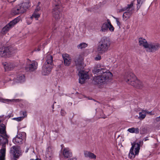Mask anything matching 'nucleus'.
Segmentation results:
<instances>
[{"label":"nucleus","instance_id":"nucleus-36","mask_svg":"<svg viewBox=\"0 0 160 160\" xmlns=\"http://www.w3.org/2000/svg\"><path fill=\"white\" fill-rule=\"evenodd\" d=\"M100 113V117L99 118H106V117L104 114L103 112V111H102V110H101Z\"/></svg>","mask_w":160,"mask_h":160},{"label":"nucleus","instance_id":"nucleus-10","mask_svg":"<svg viewBox=\"0 0 160 160\" xmlns=\"http://www.w3.org/2000/svg\"><path fill=\"white\" fill-rule=\"evenodd\" d=\"M160 48V44L158 43L150 42L148 43V48L146 49L147 52H154L158 51Z\"/></svg>","mask_w":160,"mask_h":160},{"label":"nucleus","instance_id":"nucleus-55","mask_svg":"<svg viewBox=\"0 0 160 160\" xmlns=\"http://www.w3.org/2000/svg\"><path fill=\"white\" fill-rule=\"evenodd\" d=\"M61 147H62H62H63V144H62V145H61Z\"/></svg>","mask_w":160,"mask_h":160},{"label":"nucleus","instance_id":"nucleus-14","mask_svg":"<svg viewBox=\"0 0 160 160\" xmlns=\"http://www.w3.org/2000/svg\"><path fill=\"white\" fill-rule=\"evenodd\" d=\"M79 82L81 84L84 83L85 80L88 78V72L83 70L79 72Z\"/></svg>","mask_w":160,"mask_h":160},{"label":"nucleus","instance_id":"nucleus-35","mask_svg":"<svg viewBox=\"0 0 160 160\" xmlns=\"http://www.w3.org/2000/svg\"><path fill=\"white\" fill-rule=\"evenodd\" d=\"M2 137L3 138V144H5L6 143L8 144V138H9V136H8V137H6L5 138L3 136H2Z\"/></svg>","mask_w":160,"mask_h":160},{"label":"nucleus","instance_id":"nucleus-11","mask_svg":"<svg viewBox=\"0 0 160 160\" xmlns=\"http://www.w3.org/2000/svg\"><path fill=\"white\" fill-rule=\"evenodd\" d=\"M74 61L78 69H81L83 67V58L81 55H77L74 59Z\"/></svg>","mask_w":160,"mask_h":160},{"label":"nucleus","instance_id":"nucleus-7","mask_svg":"<svg viewBox=\"0 0 160 160\" xmlns=\"http://www.w3.org/2000/svg\"><path fill=\"white\" fill-rule=\"evenodd\" d=\"M131 147L130 150L128 157L130 158H133L135 155H138L140 149V143L134 142L132 143Z\"/></svg>","mask_w":160,"mask_h":160},{"label":"nucleus","instance_id":"nucleus-37","mask_svg":"<svg viewBox=\"0 0 160 160\" xmlns=\"http://www.w3.org/2000/svg\"><path fill=\"white\" fill-rule=\"evenodd\" d=\"M41 9V7L37 6L36 9L35 10L34 12L36 13H38V12L40 11Z\"/></svg>","mask_w":160,"mask_h":160},{"label":"nucleus","instance_id":"nucleus-28","mask_svg":"<svg viewBox=\"0 0 160 160\" xmlns=\"http://www.w3.org/2000/svg\"><path fill=\"white\" fill-rule=\"evenodd\" d=\"M137 10H138L140 8L142 4L145 1V0H137Z\"/></svg>","mask_w":160,"mask_h":160},{"label":"nucleus","instance_id":"nucleus-25","mask_svg":"<svg viewBox=\"0 0 160 160\" xmlns=\"http://www.w3.org/2000/svg\"><path fill=\"white\" fill-rule=\"evenodd\" d=\"M128 131L131 133H135L138 134L139 133V129L138 128H128Z\"/></svg>","mask_w":160,"mask_h":160},{"label":"nucleus","instance_id":"nucleus-40","mask_svg":"<svg viewBox=\"0 0 160 160\" xmlns=\"http://www.w3.org/2000/svg\"><path fill=\"white\" fill-rule=\"evenodd\" d=\"M6 101L9 102H11L12 101L13 102H19V100L18 99H12V100H9V99H6L5 100Z\"/></svg>","mask_w":160,"mask_h":160},{"label":"nucleus","instance_id":"nucleus-26","mask_svg":"<svg viewBox=\"0 0 160 160\" xmlns=\"http://www.w3.org/2000/svg\"><path fill=\"white\" fill-rule=\"evenodd\" d=\"M52 4L53 6H54V7H62L61 2L59 0H53Z\"/></svg>","mask_w":160,"mask_h":160},{"label":"nucleus","instance_id":"nucleus-4","mask_svg":"<svg viewBox=\"0 0 160 160\" xmlns=\"http://www.w3.org/2000/svg\"><path fill=\"white\" fill-rule=\"evenodd\" d=\"M46 60L42 67V73L43 75H47L51 72L53 68V57L52 56L48 55L47 56Z\"/></svg>","mask_w":160,"mask_h":160},{"label":"nucleus","instance_id":"nucleus-49","mask_svg":"<svg viewBox=\"0 0 160 160\" xmlns=\"http://www.w3.org/2000/svg\"><path fill=\"white\" fill-rule=\"evenodd\" d=\"M30 160H41V159H39V158H37V159H30Z\"/></svg>","mask_w":160,"mask_h":160},{"label":"nucleus","instance_id":"nucleus-17","mask_svg":"<svg viewBox=\"0 0 160 160\" xmlns=\"http://www.w3.org/2000/svg\"><path fill=\"white\" fill-rule=\"evenodd\" d=\"M140 46H142L146 49L148 48V43L146 40L142 38H140L138 40Z\"/></svg>","mask_w":160,"mask_h":160},{"label":"nucleus","instance_id":"nucleus-5","mask_svg":"<svg viewBox=\"0 0 160 160\" xmlns=\"http://www.w3.org/2000/svg\"><path fill=\"white\" fill-rule=\"evenodd\" d=\"M30 6L28 2L22 3L13 8L11 10V13L12 15H18L19 14L23 13Z\"/></svg>","mask_w":160,"mask_h":160},{"label":"nucleus","instance_id":"nucleus-47","mask_svg":"<svg viewBox=\"0 0 160 160\" xmlns=\"http://www.w3.org/2000/svg\"><path fill=\"white\" fill-rule=\"evenodd\" d=\"M16 0H8V1L10 2H14Z\"/></svg>","mask_w":160,"mask_h":160},{"label":"nucleus","instance_id":"nucleus-15","mask_svg":"<svg viewBox=\"0 0 160 160\" xmlns=\"http://www.w3.org/2000/svg\"><path fill=\"white\" fill-rule=\"evenodd\" d=\"M62 56L65 65L66 66H69L71 62V58L69 55L68 54H62Z\"/></svg>","mask_w":160,"mask_h":160},{"label":"nucleus","instance_id":"nucleus-16","mask_svg":"<svg viewBox=\"0 0 160 160\" xmlns=\"http://www.w3.org/2000/svg\"><path fill=\"white\" fill-rule=\"evenodd\" d=\"M62 154L65 158H69L72 156V153L68 148H64L62 151Z\"/></svg>","mask_w":160,"mask_h":160},{"label":"nucleus","instance_id":"nucleus-6","mask_svg":"<svg viewBox=\"0 0 160 160\" xmlns=\"http://www.w3.org/2000/svg\"><path fill=\"white\" fill-rule=\"evenodd\" d=\"M15 48L11 46L0 48V57H9L15 52Z\"/></svg>","mask_w":160,"mask_h":160},{"label":"nucleus","instance_id":"nucleus-57","mask_svg":"<svg viewBox=\"0 0 160 160\" xmlns=\"http://www.w3.org/2000/svg\"><path fill=\"white\" fill-rule=\"evenodd\" d=\"M56 103V102H54V103Z\"/></svg>","mask_w":160,"mask_h":160},{"label":"nucleus","instance_id":"nucleus-18","mask_svg":"<svg viewBox=\"0 0 160 160\" xmlns=\"http://www.w3.org/2000/svg\"><path fill=\"white\" fill-rule=\"evenodd\" d=\"M2 64L6 71H11L13 68V65L10 63L5 62L3 63Z\"/></svg>","mask_w":160,"mask_h":160},{"label":"nucleus","instance_id":"nucleus-2","mask_svg":"<svg viewBox=\"0 0 160 160\" xmlns=\"http://www.w3.org/2000/svg\"><path fill=\"white\" fill-rule=\"evenodd\" d=\"M111 42L109 38L103 37L99 42L97 48L98 54H102L107 52L109 49Z\"/></svg>","mask_w":160,"mask_h":160},{"label":"nucleus","instance_id":"nucleus-27","mask_svg":"<svg viewBox=\"0 0 160 160\" xmlns=\"http://www.w3.org/2000/svg\"><path fill=\"white\" fill-rule=\"evenodd\" d=\"M22 139L21 138H15L12 140V142L15 144H20L22 143Z\"/></svg>","mask_w":160,"mask_h":160},{"label":"nucleus","instance_id":"nucleus-30","mask_svg":"<svg viewBox=\"0 0 160 160\" xmlns=\"http://www.w3.org/2000/svg\"><path fill=\"white\" fill-rule=\"evenodd\" d=\"M88 46V44L85 42H82L77 46V48L79 49L85 48Z\"/></svg>","mask_w":160,"mask_h":160},{"label":"nucleus","instance_id":"nucleus-34","mask_svg":"<svg viewBox=\"0 0 160 160\" xmlns=\"http://www.w3.org/2000/svg\"><path fill=\"white\" fill-rule=\"evenodd\" d=\"M21 115H22V118H24L26 117L27 116V112L26 111H21L20 112Z\"/></svg>","mask_w":160,"mask_h":160},{"label":"nucleus","instance_id":"nucleus-58","mask_svg":"<svg viewBox=\"0 0 160 160\" xmlns=\"http://www.w3.org/2000/svg\"><path fill=\"white\" fill-rule=\"evenodd\" d=\"M1 122V121H0V123Z\"/></svg>","mask_w":160,"mask_h":160},{"label":"nucleus","instance_id":"nucleus-43","mask_svg":"<svg viewBox=\"0 0 160 160\" xmlns=\"http://www.w3.org/2000/svg\"><path fill=\"white\" fill-rule=\"evenodd\" d=\"M147 114L150 115H153L154 114V112H152V111H151V112L148 111Z\"/></svg>","mask_w":160,"mask_h":160},{"label":"nucleus","instance_id":"nucleus-22","mask_svg":"<svg viewBox=\"0 0 160 160\" xmlns=\"http://www.w3.org/2000/svg\"><path fill=\"white\" fill-rule=\"evenodd\" d=\"M131 9L130 11H128L127 12H125L123 15V18H129L131 15L132 14L134 10V7L133 6V8H131Z\"/></svg>","mask_w":160,"mask_h":160},{"label":"nucleus","instance_id":"nucleus-33","mask_svg":"<svg viewBox=\"0 0 160 160\" xmlns=\"http://www.w3.org/2000/svg\"><path fill=\"white\" fill-rule=\"evenodd\" d=\"M142 112H140L139 113V116L138 118L140 120L143 119L145 118L146 116V114H142Z\"/></svg>","mask_w":160,"mask_h":160},{"label":"nucleus","instance_id":"nucleus-54","mask_svg":"<svg viewBox=\"0 0 160 160\" xmlns=\"http://www.w3.org/2000/svg\"><path fill=\"white\" fill-rule=\"evenodd\" d=\"M113 17V18H114V19H115L116 20H117V19H118V18H116V17Z\"/></svg>","mask_w":160,"mask_h":160},{"label":"nucleus","instance_id":"nucleus-41","mask_svg":"<svg viewBox=\"0 0 160 160\" xmlns=\"http://www.w3.org/2000/svg\"><path fill=\"white\" fill-rule=\"evenodd\" d=\"M15 138H22V134L19 133L15 137Z\"/></svg>","mask_w":160,"mask_h":160},{"label":"nucleus","instance_id":"nucleus-23","mask_svg":"<svg viewBox=\"0 0 160 160\" xmlns=\"http://www.w3.org/2000/svg\"><path fill=\"white\" fill-rule=\"evenodd\" d=\"M108 28H109L108 24V22H105L102 24L100 31L102 32H106L108 31Z\"/></svg>","mask_w":160,"mask_h":160},{"label":"nucleus","instance_id":"nucleus-21","mask_svg":"<svg viewBox=\"0 0 160 160\" xmlns=\"http://www.w3.org/2000/svg\"><path fill=\"white\" fill-rule=\"evenodd\" d=\"M133 3L132 2L129 4H128L127 7H125L121 9L118 10V12H120L125 11H129L131 8H133Z\"/></svg>","mask_w":160,"mask_h":160},{"label":"nucleus","instance_id":"nucleus-39","mask_svg":"<svg viewBox=\"0 0 160 160\" xmlns=\"http://www.w3.org/2000/svg\"><path fill=\"white\" fill-rule=\"evenodd\" d=\"M101 59V56L99 55H98L95 58V60L96 61L100 60Z\"/></svg>","mask_w":160,"mask_h":160},{"label":"nucleus","instance_id":"nucleus-48","mask_svg":"<svg viewBox=\"0 0 160 160\" xmlns=\"http://www.w3.org/2000/svg\"><path fill=\"white\" fill-rule=\"evenodd\" d=\"M148 140V137H146L143 140H144V141H146Z\"/></svg>","mask_w":160,"mask_h":160},{"label":"nucleus","instance_id":"nucleus-24","mask_svg":"<svg viewBox=\"0 0 160 160\" xmlns=\"http://www.w3.org/2000/svg\"><path fill=\"white\" fill-rule=\"evenodd\" d=\"M16 80L18 82H22L25 80V76L24 74H21L18 76Z\"/></svg>","mask_w":160,"mask_h":160},{"label":"nucleus","instance_id":"nucleus-42","mask_svg":"<svg viewBox=\"0 0 160 160\" xmlns=\"http://www.w3.org/2000/svg\"><path fill=\"white\" fill-rule=\"evenodd\" d=\"M116 21L117 23V24L118 26H120L121 25L120 23V22L119 21V19H117V20H116Z\"/></svg>","mask_w":160,"mask_h":160},{"label":"nucleus","instance_id":"nucleus-32","mask_svg":"<svg viewBox=\"0 0 160 160\" xmlns=\"http://www.w3.org/2000/svg\"><path fill=\"white\" fill-rule=\"evenodd\" d=\"M6 149L5 148H2L0 150V155L5 157V156Z\"/></svg>","mask_w":160,"mask_h":160},{"label":"nucleus","instance_id":"nucleus-19","mask_svg":"<svg viewBox=\"0 0 160 160\" xmlns=\"http://www.w3.org/2000/svg\"><path fill=\"white\" fill-rule=\"evenodd\" d=\"M84 155L85 157H89L90 158L95 159L96 158V156L94 153L89 151H84Z\"/></svg>","mask_w":160,"mask_h":160},{"label":"nucleus","instance_id":"nucleus-29","mask_svg":"<svg viewBox=\"0 0 160 160\" xmlns=\"http://www.w3.org/2000/svg\"><path fill=\"white\" fill-rule=\"evenodd\" d=\"M107 21L108 24L109 28H108L109 29V30L111 32H113L114 28L112 25L110 20L109 19H108Z\"/></svg>","mask_w":160,"mask_h":160},{"label":"nucleus","instance_id":"nucleus-3","mask_svg":"<svg viewBox=\"0 0 160 160\" xmlns=\"http://www.w3.org/2000/svg\"><path fill=\"white\" fill-rule=\"evenodd\" d=\"M125 80L128 84L138 89H142L144 87V84L137 79L135 75L130 72L126 76Z\"/></svg>","mask_w":160,"mask_h":160},{"label":"nucleus","instance_id":"nucleus-45","mask_svg":"<svg viewBox=\"0 0 160 160\" xmlns=\"http://www.w3.org/2000/svg\"><path fill=\"white\" fill-rule=\"evenodd\" d=\"M5 157L0 155V160H5Z\"/></svg>","mask_w":160,"mask_h":160},{"label":"nucleus","instance_id":"nucleus-8","mask_svg":"<svg viewBox=\"0 0 160 160\" xmlns=\"http://www.w3.org/2000/svg\"><path fill=\"white\" fill-rule=\"evenodd\" d=\"M20 19V17H18L11 21L2 28V33L3 34H5L10 28L19 22Z\"/></svg>","mask_w":160,"mask_h":160},{"label":"nucleus","instance_id":"nucleus-50","mask_svg":"<svg viewBox=\"0 0 160 160\" xmlns=\"http://www.w3.org/2000/svg\"><path fill=\"white\" fill-rule=\"evenodd\" d=\"M52 109L54 108V103L52 105Z\"/></svg>","mask_w":160,"mask_h":160},{"label":"nucleus","instance_id":"nucleus-56","mask_svg":"<svg viewBox=\"0 0 160 160\" xmlns=\"http://www.w3.org/2000/svg\"><path fill=\"white\" fill-rule=\"evenodd\" d=\"M52 112H53L54 110H52Z\"/></svg>","mask_w":160,"mask_h":160},{"label":"nucleus","instance_id":"nucleus-53","mask_svg":"<svg viewBox=\"0 0 160 160\" xmlns=\"http://www.w3.org/2000/svg\"><path fill=\"white\" fill-rule=\"evenodd\" d=\"M40 2H38V5L37 6H39L40 5Z\"/></svg>","mask_w":160,"mask_h":160},{"label":"nucleus","instance_id":"nucleus-12","mask_svg":"<svg viewBox=\"0 0 160 160\" xmlns=\"http://www.w3.org/2000/svg\"><path fill=\"white\" fill-rule=\"evenodd\" d=\"M12 148L13 149V150L10 151V153L12 154L11 160H17L21 155V152L15 146H13Z\"/></svg>","mask_w":160,"mask_h":160},{"label":"nucleus","instance_id":"nucleus-20","mask_svg":"<svg viewBox=\"0 0 160 160\" xmlns=\"http://www.w3.org/2000/svg\"><path fill=\"white\" fill-rule=\"evenodd\" d=\"M6 127L5 125L3 123L0 125V134H3L4 136L6 137H8L7 134L6 130Z\"/></svg>","mask_w":160,"mask_h":160},{"label":"nucleus","instance_id":"nucleus-52","mask_svg":"<svg viewBox=\"0 0 160 160\" xmlns=\"http://www.w3.org/2000/svg\"><path fill=\"white\" fill-rule=\"evenodd\" d=\"M11 117V116L10 115H8V116H7V117H8V118H10Z\"/></svg>","mask_w":160,"mask_h":160},{"label":"nucleus","instance_id":"nucleus-51","mask_svg":"<svg viewBox=\"0 0 160 160\" xmlns=\"http://www.w3.org/2000/svg\"><path fill=\"white\" fill-rule=\"evenodd\" d=\"M63 111L62 110H61V113L62 114V115H63L62 114H64V113H63Z\"/></svg>","mask_w":160,"mask_h":160},{"label":"nucleus","instance_id":"nucleus-31","mask_svg":"<svg viewBox=\"0 0 160 160\" xmlns=\"http://www.w3.org/2000/svg\"><path fill=\"white\" fill-rule=\"evenodd\" d=\"M40 14L38 13H36L34 12L32 14V16L31 17V18H34L36 19V20H38V18L40 17Z\"/></svg>","mask_w":160,"mask_h":160},{"label":"nucleus","instance_id":"nucleus-1","mask_svg":"<svg viewBox=\"0 0 160 160\" xmlns=\"http://www.w3.org/2000/svg\"><path fill=\"white\" fill-rule=\"evenodd\" d=\"M100 65H96L92 70L93 73L99 75L95 76L93 80L95 84L99 85H103L106 84L109 80L111 79L112 74L108 70L100 68Z\"/></svg>","mask_w":160,"mask_h":160},{"label":"nucleus","instance_id":"nucleus-13","mask_svg":"<svg viewBox=\"0 0 160 160\" xmlns=\"http://www.w3.org/2000/svg\"><path fill=\"white\" fill-rule=\"evenodd\" d=\"M62 10V7H54L52 11L53 17L56 20L59 19L62 16L61 12Z\"/></svg>","mask_w":160,"mask_h":160},{"label":"nucleus","instance_id":"nucleus-46","mask_svg":"<svg viewBox=\"0 0 160 160\" xmlns=\"http://www.w3.org/2000/svg\"><path fill=\"white\" fill-rule=\"evenodd\" d=\"M148 111L146 110H142V113L145 112V113H148Z\"/></svg>","mask_w":160,"mask_h":160},{"label":"nucleus","instance_id":"nucleus-9","mask_svg":"<svg viewBox=\"0 0 160 160\" xmlns=\"http://www.w3.org/2000/svg\"><path fill=\"white\" fill-rule=\"evenodd\" d=\"M38 66V63L37 62L33 61L31 62V61L28 60L27 62V64L25 67V69L26 71L33 72L37 69Z\"/></svg>","mask_w":160,"mask_h":160},{"label":"nucleus","instance_id":"nucleus-44","mask_svg":"<svg viewBox=\"0 0 160 160\" xmlns=\"http://www.w3.org/2000/svg\"><path fill=\"white\" fill-rule=\"evenodd\" d=\"M155 120L157 122L160 121V116L158 117H157L155 119Z\"/></svg>","mask_w":160,"mask_h":160},{"label":"nucleus","instance_id":"nucleus-38","mask_svg":"<svg viewBox=\"0 0 160 160\" xmlns=\"http://www.w3.org/2000/svg\"><path fill=\"white\" fill-rule=\"evenodd\" d=\"M23 119V118L22 117H19L18 118H14L13 119L18 121H20Z\"/></svg>","mask_w":160,"mask_h":160}]
</instances>
